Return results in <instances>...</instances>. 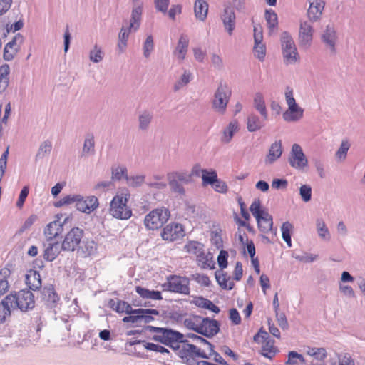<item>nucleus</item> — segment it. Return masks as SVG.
<instances>
[{"label":"nucleus","mask_w":365,"mask_h":365,"mask_svg":"<svg viewBox=\"0 0 365 365\" xmlns=\"http://www.w3.org/2000/svg\"><path fill=\"white\" fill-rule=\"evenodd\" d=\"M145 331L153 334L152 339L165 346L176 349V346L180 342H184V334L167 327H157L153 326H145Z\"/></svg>","instance_id":"nucleus-1"},{"label":"nucleus","mask_w":365,"mask_h":365,"mask_svg":"<svg viewBox=\"0 0 365 365\" xmlns=\"http://www.w3.org/2000/svg\"><path fill=\"white\" fill-rule=\"evenodd\" d=\"M129 198L128 192L117 193L110 202L109 214L118 220H128L132 216V210L127 205Z\"/></svg>","instance_id":"nucleus-2"},{"label":"nucleus","mask_w":365,"mask_h":365,"mask_svg":"<svg viewBox=\"0 0 365 365\" xmlns=\"http://www.w3.org/2000/svg\"><path fill=\"white\" fill-rule=\"evenodd\" d=\"M231 95L230 87L225 82H220L212 100L213 110L219 114H224L226 112Z\"/></svg>","instance_id":"nucleus-3"},{"label":"nucleus","mask_w":365,"mask_h":365,"mask_svg":"<svg viewBox=\"0 0 365 365\" xmlns=\"http://www.w3.org/2000/svg\"><path fill=\"white\" fill-rule=\"evenodd\" d=\"M284 96L288 108L282 114L284 120L288 123L299 121L303 117L304 109L297 103L294 98L293 89L291 87H286Z\"/></svg>","instance_id":"nucleus-4"},{"label":"nucleus","mask_w":365,"mask_h":365,"mask_svg":"<svg viewBox=\"0 0 365 365\" xmlns=\"http://www.w3.org/2000/svg\"><path fill=\"white\" fill-rule=\"evenodd\" d=\"M280 43L284 61L287 65L294 64L299 60V55L292 36L288 31H283Z\"/></svg>","instance_id":"nucleus-5"},{"label":"nucleus","mask_w":365,"mask_h":365,"mask_svg":"<svg viewBox=\"0 0 365 365\" xmlns=\"http://www.w3.org/2000/svg\"><path fill=\"white\" fill-rule=\"evenodd\" d=\"M162 288L163 291L188 295L190 292V279L186 277L171 274L167 277Z\"/></svg>","instance_id":"nucleus-6"},{"label":"nucleus","mask_w":365,"mask_h":365,"mask_svg":"<svg viewBox=\"0 0 365 365\" xmlns=\"http://www.w3.org/2000/svg\"><path fill=\"white\" fill-rule=\"evenodd\" d=\"M170 215L168 209L164 207L156 208L145 215L144 225L148 230H157L168 220Z\"/></svg>","instance_id":"nucleus-7"},{"label":"nucleus","mask_w":365,"mask_h":365,"mask_svg":"<svg viewBox=\"0 0 365 365\" xmlns=\"http://www.w3.org/2000/svg\"><path fill=\"white\" fill-rule=\"evenodd\" d=\"M8 296L14 298L12 304L15 310L19 309L22 312H26L34 307V296L30 290L21 289L17 292H12Z\"/></svg>","instance_id":"nucleus-8"},{"label":"nucleus","mask_w":365,"mask_h":365,"mask_svg":"<svg viewBox=\"0 0 365 365\" xmlns=\"http://www.w3.org/2000/svg\"><path fill=\"white\" fill-rule=\"evenodd\" d=\"M167 178L170 190L175 193L184 195L183 185L190 182L191 175L185 171H175L168 173Z\"/></svg>","instance_id":"nucleus-9"},{"label":"nucleus","mask_w":365,"mask_h":365,"mask_svg":"<svg viewBox=\"0 0 365 365\" xmlns=\"http://www.w3.org/2000/svg\"><path fill=\"white\" fill-rule=\"evenodd\" d=\"M141 19L140 8L138 6L132 9L129 25L122 26L118 35V41L127 42L129 35L132 32H135L140 28Z\"/></svg>","instance_id":"nucleus-10"},{"label":"nucleus","mask_w":365,"mask_h":365,"mask_svg":"<svg viewBox=\"0 0 365 365\" xmlns=\"http://www.w3.org/2000/svg\"><path fill=\"white\" fill-rule=\"evenodd\" d=\"M84 235V231L79 227H73L68 231L62 242L63 251L74 252L77 250Z\"/></svg>","instance_id":"nucleus-11"},{"label":"nucleus","mask_w":365,"mask_h":365,"mask_svg":"<svg viewBox=\"0 0 365 365\" xmlns=\"http://www.w3.org/2000/svg\"><path fill=\"white\" fill-rule=\"evenodd\" d=\"M321 40L331 54L336 53L339 36L334 24H329L325 26L321 35Z\"/></svg>","instance_id":"nucleus-12"},{"label":"nucleus","mask_w":365,"mask_h":365,"mask_svg":"<svg viewBox=\"0 0 365 365\" xmlns=\"http://www.w3.org/2000/svg\"><path fill=\"white\" fill-rule=\"evenodd\" d=\"M289 165L295 169H302L308 164V160L299 144H294L289 157Z\"/></svg>","instance_id":"nucleus-13"},{"label":"nucleus","mask_w":365,"mask_h":365,"mask_svg":"<svg viewBox=\"0 0 365 365\" xmlns=\"http://www.w3.org/2000/svg\"><path fill=\"white\" fill-rule=\"evenodd\" d=\"M180 346L178 344L176 346V349L178 350V356L181 358L185 363L187 365H195V354L197 351L195 345L188 344L187 340L184 339V342Z\"/></svg>","instance_id":"nucleus-14"},{"label":"nucleus","mask_w":365,"mask_h":365,"mask_svg":"<svg viewBox=\"0 0 365 365\" xmlns=\"http://www.w3.org/2000/svg\"><path fill=\"white\" fill-rule=\"evenodd\" d=\"M313 27L307 21H301L299 30V43L302 48H309L313 39Z\"/></svg>","instance_id":"nucleus-15"},{"label":"nucleus","mask_w":365,"mask_h":365,"mask_svg":"<svg viewBox=\"0 0 365 365\" xmlns=\"http://www.w3.org/2000/svg\"><path fill=\"white\" fill-rule=\"evenodd\" d=\"M197 333L207 338L215 336L220 331V323L209 317H201L200 327Z\"/></svg>","instance_id":"nucleus-16"},{"label":"nucleus","mask_w":365,"mask_h":365,"mask_svg":"<svg viewBox=\"0 0 365 365\" xmlns=\"http://www.w3.org/2000/svg\"><path fill=\"white\" fill-rule=\"evenodd\" d=\"M162 238L166 241H175L184 236L182 225L178 223L167 225L161 232Z\"/></svg>","instance_id":"nucleus-17"},{"label":"nucleus","mask_w":365,"mask_h":365,"mask_svg":"<svg viewBox=\"0 0 365 365\" xmlns=\"http://www.w3.org/2000/svg\"><path fill=\"white\" fill-rule=\"evenodd\" d=\"M24 41V37L20 34H16L13 39L7 43L4 48V59L9 61H11L17 52Z\"/></svg>","instance_id":"nucleus-18"},{"label":"nucleus","mask_w":365,"mask_h":365,"mask_svg":"<svg viewBox=\"0 0 365 365\" xmlns=\"http://www.w3.org/2000/svg\"><path fill=\"white\" fill-rule=\"evenodd\" d=\"M220 18L225 31L229 36H232L235 29L236 16L234 9L230 5H226Z\"/></svg>","instance_id":"nucleus-19"},{"label":"nucleus","mask_w":365,"mask_h":365,"mask_svg":"<svg viewBox=\"0 0 365 365\" xmlns=\"http://www.w3.org/2000/svg\"><path fill=\"white\" fill-rule=\"evenodd\" d=\"M76 251L81 257H91L97 254L98 245L93 240L82 239Z\"/></svg>","instance_id":"nucleus-20"},{"label":"nucleus","mask_w":365,"mask_h":365,"mask_svg":"<svg viewBox=\"0 0 365 365\" xmlns=\"http://www.w3.org/2000/svg\"><path fill=\"white\" fill-rule=\"evenodd\" d=\"M98 206V198L95 196L84 198L79 195V200L76 205V209L82 212L90 213Z\"/></svg>","instance_id":"nucleus-21"},{"label":"nucleus","mask_w":365,"mask_h":365,"mask_svg":"<svg viewBox=\"0 0 365 365\" xmlns=\"http://www.w3.org/2000/svg\"><path fill=\"white\" fill-rule=\"evenodd\" d=\"M309 7L307 14L309 19L312 21H316L321 18L322 11L324 8L325 2L324 0H308Z\"/></svg>","instance_id":"nucleus-22"},{"label":"nucleus","mask_w":365,"mask_h":365,"mask_svg":"<svg viewBox=\"0 0 365 365\" xmlns=\"http://www.w3.org/2000/svg\"><path fill=\"white\" fill-rule=\"evenodd\" d=\"M282 154V145L281 140H276L271 144L268 153L265 156L266 165H272L278 160Z\"/></svg>","instance_id":"nucleus-23"},{"label":"nucleus","mask_w":365,"mask_h":365,"mask_svg":"<svg viewBox=\"0 0 365 365\" xmlns=\"http://www.w3.org/2000/svg\"><path fill=\"white\" fill-rule=\"evenodd\" d=\"M25 282L30 290H38L42 286L40 273L36 270L29 269L26 274Z\"/></svg>","instance_id":"nucleus-24"},{"label":"nucleus","mask_w":365,"mask_h":365,"mask_svg":"<svg viewBox=\"0 0 365 365\" xmlns=\"http://www.w3.org/2000/svg\"><path fill=\"white\" fill-rule=\"evenodd\" d=\"M63 230V224L59 220H54L46 225L44 229V235L48 241H51L60 235Z\"/></svg>","instance_id":"nucleus-25"},{"label":"nucleus","mask_w":365,"mask_h":365,"mask_svg":"<svg viewBox=\"0 0 365 365\" xmlns=\"http://www.w3.org/2000/svg\"><path fill=\"white\" fill-rule=\"evenodd\" d=\"M257 226L259 230L264 233H267L269 231L274 232V235L277 233V230H273L272 217L267 211L262 215L256 218Z\"/></svg>","instance_id":"nucleus-26"},{"label":"nucleus","mask_w":365,"mask_h":365,"mask_svg":"<svg viewBox=\"0 0 365 365\" xmlns=\"http://www.w3.org/2000/svg\"><path fill=\"white\" fill-rule=\"evenodd\" d=\"M42 294L43 299L48 307L56 309L58 307L60 299L52 286L44 287Z\"/></svg>","instance_id":"nucleus-27"},{"label":"nucleus","mask_w":365,"mask_h":365,"mask_svg":"<svg viewBox=\"0 0 365 365\" xmlns=\"http://www.w3.org/2000/svg\"><path fill=\"white\" fill-rule=\"evenodd\" d=\"M12 302H14V298H11L8 295L0 302V323L4 322L6 318L11 315V312L15 310Z\"/></svg>","instance_id":"nucleus-28"},{"label":"nucleus","mask_w":365,"mask_h":365,"mask_svg":"<svg viewBox=\"0 0 365 365\" xmlns=\"http://www.w3.org/2000/svg\"><path fill=\"white\" fill-rule=\"evenodd\" d=\"M188 36L186 34H181L174 51V55H175L179 60H184L188 50Z\"/></svg>","instance_id":"nucleus-29"},{"label":"nucleus","mask_w":365,"mask_h":365,"mask_svg":"<svg viewBox=\"0 0 365 365\" xmlns=\"http://www.w3.org/2000/svg\"><path fill=\"white\" fill-rule=\"evenodd\" d=\"M238 130V122L235 120L230 121L222 131V135L220 138L221 142L225 144L229 143L232 140L235 133Z\"/></svg>","instance_id":"nucleus-30"},{"label":"nucleus","mask_w":365,"mask_h":365,"mask_svg":"<svg viewBox=\"0 0 365 365\" xmlns=\"http://www.w3.org/2000/svg\"><path fill=\"white\" fill-rule=\"evenodd\" d=\"M265 120L262 118H260L257 115L251 113L247 118V129L251 133L259 130L264 126Z\"/></svg>","instance_id":"nucleus-31"},{"label":"nucleus","mask_w":365,"mask_h":365,"mask_svg":"<svg viewBox=\"0 0 365 365\" xmlns=\"http://www.w3.org/2000/svg\"><path fill=\"white\" fill-rule=\"evenodd\" d=\"M216 281L220 287L223 289L231 290L235 284L230 276L222 270H217L215 273Z\"/></svg>","instance_id":"nucleus-32"},{"label":"nucleus","mask_w":365,"mask_h":365,"mask_svg":"<svg viewBox=\"0 0 365 365\" xmlns=\"http://www.w3.org/2000/svg\"><path fill=\"white\" fill-rule=\"evenodd\" d=\"M254 108L257 110L264 120L268 119V113L265 105L264 96L262 93L257 92L255 94L253 99Z\"/></svg>","instance_id":"nucleus-33"},{"label":"nucleus","mask_w":365,"mask_h":365,"mask_svg":"<svg viewBox=\"0 0 365 365\" xmlns=\"http://www.w3.org/2000/svg\"><path fill=\"white\" fill-rule=\"evenodd\" d=\"M194 13L196 19L204 21L207 16L208 4L206 0H195L194 5Z\"/></svg>","instance_id":"nucleus-34"},{"label":"nucleus","mask_w":365,"mask_h":365,"mask_svg":"<svg viewBox=\"0 0 365 365\" xmlns=\"http://www.w3.org/2000/svg\"><path fill=\"white\" fill-rule=\"evenodd\" d=\"M61 245L58 242L48 243V246L44 250L43 258L48 262H53L60 254Z\"/></svg>","instance_id":"nucleus-35"},{"label":"nucleus","mask_w":365,"mask_h":365,"mask_svg":"<svg viewBox=\"0 0 365 365\" xmlns=\"http://www.w3.org/2000/svg\"><path fill=\"white\" fill-rule=\"evenodd\" d=\"M265 20L269 29V34L272 35L276 32L278 27V16L272 9L265 11Z\"/></svg>","instance_id":"nucleus-36"},{"label":"nucleus","mask_w":365,"mask_h":365,"mask_svg":"<svg viewBox=\"0 0 365 365\" xmlns=\"http://www.w3.org/2000/svg\"><path fill=\"white\" fill-rule=\"evenodd\" d=\"M153 118V113L151 110H144L138 115V128L141 130H147Z\"/></svg>","instance_id":"nucleus-37"},{"label":"nucleus","mask_w":365,"mask_h":365,"mask_svg":"<svg viewBox=\"0 0 365 365\" xmlns=\"http://www.w3.org/2000/svg\"><path fill=\"white\" fill-rule=\"evenodd\" d=\"M53 148L52 142L49 140H46L43 141L36 152V154L35 155V160L37 162L38 160H41L46 157H48Z\"/></svg>","instance_id":"nucleus-38"},{"label":"nucleus","mask_w":365,"mask_h":365,"mask_svg":"<svg viewBox=\"0 0 365 365\" xmlns=\"http://www.w3.org/2000/svg\"><path fill=\"white\" fill-rule=\"evenodd\" d=\"M305 352L307 355L320 361H323L327 356V351L324 347L307 346L305 349Z\"/></svg>","instance_id":"nucleus-39"},{"label":"nucleus","mask_w":365,"mask_h":365,"mask_svg":"<svg viewBox=\"0 0 365 365\" xmlns=\"http://www.w3.org/2000/svg\"><path fill=\"white\" fill-rule=\"evenodd\" d=\"M135 314H140V324L141 323H150L154 318L153 315H159V312L154 309H137L134 312Z\"/></svg>","instance_id":"nucleus-40"},{"label":"nucleus","mask_w":365,"mask_h":365,"mask_svg":"<svg viewBox=\"0 0 365 365\" xmlns=\"http://www.w3.org/2000/svg\"><path fill=\"white\" fill-rule=\"evenodd\" d=\"M9 73L10 68L9 65L4 64L0 66V94L2 93L9 86Z\"/></svg>","instance_id":"nucleus-41"},{"label":"nucleus","mask_w":365,"mask_h":365,"mask_svg":"<svg viewBox=\"0 0 365 365\" xmlns=\"http://www.w3.org/2000/svg\"><path fill=\"white\" fill-rule=\"evenodd\" d=\"M194 303L198 307L209 309L215 313H219L220 311V308L214 304L212 301L202 297H198L195 298Z\"/></svg>","instance_id":"nucleus-42"},{"label":"nucleus","mask_w":365,"mask_h":365,"mask_svg":"<svg viewBox=\"0 0 365 365\" xmlns=\"http://www.w3.org/2000/svg\"><path fill=\"white\" fill-rule=\"evenodd\" d=\"M95 153V140L94 136L91 133H88L84 140L82 149V155H93Z\"/></svg>","instance_id":"nucleus-43"},{"label":"nucleus","mask_w":365,"mask_h":365,"mask_svg":"<svg viewBox=\"0 0 365 365\" xmlns=\"http://www.w3.org/2000/svg\"><path fill=\"white\" fill-rule=\"evenodd\" d=\"M330 365H356L349 353L338 354L337 360L330 359Z\"/></svg>","instance_id":"nucleus-44"},{"label":"nucleus","mask_w":365,"mask_h":365,"mask_svg":"<svg viewBox=\"0 0 365 365\" xmlns=\"http://www.w3.org/2000/svg\"><path fill=\"white\" fill-rule=\"evenodd\" d=\"M11 275V271L7 267L0 270V295L4 294L9 289V285L7 279Z\"/></svg>","instance_id":"nucleus-45"},{"label":"nucleus","mask_w":365,"mask_h":365,"mask_svg":"<svg viewBox=\"0 0 365 365\" xmlns=\"http://www.w3.org/2000/svg\"><path fill=\"white\" fill-rule=\"evenodd\" d=\"M192 79V74L190 71L185 70L180 79L174 85V91H178L187 85Z\"/></svg>","instance_id":"nucleus-46"},{"label":"nucleus","mask_w":365,"mask_h":365,"mask_svg":"<svg viewBox=\"0 0 365 365\" xmlns=\"http://www.w3.org/2000/svg\"><path fill=\"white\" fill-rule=\"evenodd\" d=\"M317 231L320 238L330 240L331 235L328 227L322 219H317L316 221Z\"/></svg>","instance_id":"nucleus-47"},{"label":"nucleus","mask_w":365,"mask_h":365,"mask_svg":"<svg viewBox=\"0 0 365 365\" xmlns=\"http://www.w3.org/2000/svg\"><path fill=\"white\" fill-rule=\"evenodd\" d=\"M299 362L306 364L307 361L304 357L295 351H290L287 354V360L285 361L286 365H297Z\"/></svg>","instance_id":"nucleus-48"},{"label":"nucleus","mask_w":365,"mask_h":365,"mask_svg":"<svg viewBox=\"0 0 365 365\" xmlns=\"http://www.w3.org/2000/svg\"><path fill=\"white\" fill-rule=\"evenodd\" d=\"M154 48L153 36L151 34H149L146 36L143 44V56L145 58H149L154 51Z\"/></svg>","instance_id":"nucleus-49"},{"label":"nucleus","mask_w":365,"mask_h":365,"mask_svg":"<svg viewBox=\"0 0 365 365\" xmlns=\"http://www.w3.org/2000/svg\"><path fill=\"white\" fill-rule=\"evenodd\" d=\"M217 174L215 170L207 171V170L202 169V180L203 185H210L215 183L217 179Z\"/></svg>","instance_id":"nucleus-50"},{"label":"nucleus","mask_w":365,"mask_h":365,"mask_svg":"<svg viewBox=\"0 0 365 365\" xmlns=\"http://www.w3.org/2000/svg\"><path fill=\"white\" fill-rule=\"evenodd\" d=\"M103 56L102 48L97 44L90 51L89 59L93 63H99L103 59Z\"/></svg>","instance_id":"nucleus-51"},{"label":"nucleus","mask_w":365,"mask_h":365,"mask_svg":"<svg viewBox=\"0 0 365 365\" xmlns=\"http://www.w3.org/2000/svg\"><path fill=\"white\" fill-rule=\"evenodd\" d=\"M200 322L201 317L194 316L193 317L185 319L184 324L187 329L193 330L197 333V331H200L198 329L200 327Z\"/></svg>","instance_id":"nucleus-52"},{"label":"nucleus","mask_w":365,"mask_h":365,"mask_svg":"<svg viewBox=\"0 0 365 365\" xmlns=\"http://www.w3.org/2000/svg\"><path fill=\"white\" fill-rule=\"evenodd\" d=\"M185 250L190 254L200 255L203 250V245L196 241H191L185 246Z\"/></svg>","instance_id":"nucleus-53"},{"label":"nucleus","mask_w":365,"mask_h":365,"mask_svg":"<svg viewBox=\"0 0 365 365\" xmlns=\"http://www.w3.org/2000/svg\"><path fill=\"white\" fill-rule=\"evenodd\" d=\"M145 175H133V176H128L125 175V179L127 181V183L129 186L137 187L140 186L145 181Z\"/></svg>","instance_id":"nucleus-54"},{"label":"nucleus","mask_w":365,"mask_h":365,"mask_svg":"<svg viewBox=\"0 0 365 365\" xmlns=\"http://www.w3.org/2000/svg\"><path fill=\"white\" fill-rule=\"evenodd\" d=\"M349 148V142L347 140H342L339 148L336 152V157L341 160H345Z\"/></svg>","instance_id":"nucleus-55"},{"label":"nucleus","mask_w":365,"mask_h":365,"mask_svg":"<svg viewBox=\"0 0 365 365\" xmlns=\"http://www.w3.org/2000/svg\"><path fill=\"white\" fill-rule=\"evenodd\" d=\"M115 312L118 313L135 314L130 304L125 301L117 300Z\"/></svg>","instance_id":"nucleus-56"},{"label":"nucleus","mask_w":365,"mask_h":365,"mask_svg":"<svg viewBox=\"0 0 365 365\" xmlns=\"http://www.w3.org/2000/svg\"><path fill=\"white\" fill-rule=\"evenodd\" d=\"M275 354L276 348L273 346L272 343L271 344L270 341H268L263 344L262 348V354L264 356L271 359L274 356Z\"/></svg>","instance_id":"nucleus-57"},{"label":"nucleus","mask_w":365,"mask_h":365,"mask_svg":"<svg viewBox=\"0 0 365 365\" xmlns=\"http://www.w3.org/2000/svg\"><path fill=\"white\" fill-rule=\"evenodd\" d=\"M250 210L255 218H258L259 215L266 212L264 210L261 208V203L258 199H256L252 202L250 207Z\"/></svg>","instance_id":"nucleus-58"},{"label":"nucleus","mask_w":365,"mask_h":365,"mask_svg":"<svg viewBox=\"0 0 365 365\" xmlns=\"http://www.w3.org/2000/svg\"><path fill=\"white\" fill-rule=\"evenodd\" d=\"M127 168L124 166H117L112 168V178L120 180L127 175Z\"/></svg>","instance_id":"nucleus-59"},{"label":"nucleus","mask_w":365,"mask_h":365,"mask_svg":"<svg viewBox=\"0 0 365 365\" xmlns=\"http://www.w3.org/2000/svg\"><path fill=\"white\" fill-rule=\"evenodd\" d=\"M299 195L305 202L310 201L312 198V187L309 185H302L299 188Z\"/></svg>","instance_id":"nucleus-60"},{"label":"nucleus","mask_w":365,"mask_h":365,"mask_svg":"<svg viewBox=\"0 0 365 365\" xmlns=\"http://www.w3.org/2000/svg\"><path fill=\"white\" fill-rule=\"evenodd\" d=\"M255 56L261 61L264 59L266 55V48L264 44L258 43L254 46Z\"/></svg>","instance_id":"nucleus-61"},{"label":"nucleus","mask_w":365,"mask_h":365,"mask_svg":"<svg viewBox=\"0 0 365 365\" xmlns=\"http://www.w3.org/2000/svg\"><path fill=\"white\" fill-rule=\"evenodd\" d=\"M227 258L228 252L222 250L217 257V263L221 270L227 267Z\"/></svg>","instance_id":"nucleus-62"},{"label":"nucleus","mask_w":365,"mask_h":365,"mask_svg":"<svg viewBox=\"0 0 365 365\" xmlns=\"http://www.w3.org/2000/svg\"><path fill=\"white\" fill-rule=\"evenodd\" d=\"M156 10L166 14L170 4V0H154Z\"/></svg>","instance_id":"nucleus-63"},{"label":"nucleus","mask_w":365,"mask_h":365,"mask_svg":"<svg viewBox=\"0 0 365 365\" xmlns=\"http://www.w3.org/2000/svg\"><path fill=\"white\" fill-rule=\"evenodd\" d=\"M145 348L149 351H153L161 354L169 353L168 349L164 346L153 343H145Z\"/></svg>","instance_id":"nucleus-64"}]
</instances>
